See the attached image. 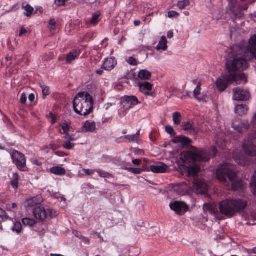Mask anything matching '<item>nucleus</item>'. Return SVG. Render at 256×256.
I'll list each match as a JSON object with an SVG mask.
<instances>
[{"mask_svg":"<svg viewBox=\"0 0 256 256\" xmlns=\"http://www.w3.org/2000/svg\"><path fill=\"white\" fill-rule=\"evenodd\" d=\"M50 256H64L60 254H50Z\"/></svg>","mask_w":256,"mask_h":256,"instance_id":"64","label":"nucleus"},{"mask_svg":"<svg viewBox=\"0 0 256 256\" xmlns=\"http://www.w3.org/2000/svg\"><path fill=\"white\" fill-rule=\"evenodd\" d=\"M167 36L168 38H171L174 36V32L172 30H170L168 32Z\"/></svg>","mask_w":256,"mask_h":256,"instance_id":"57","label":"nucleus"},{"mask_svg":"<svg viewBox=\"0 0 256 256\" xmlns=\"http://www.w3.org/2000/svg\"><path fill=\"white\" fill-rule=\"evenodd\" d=\"M72 142L69 140H65L62 142V147L66 150H72V149L74 146V144H72Z\"/></svg>","mask_w":256,"mask_h":256,"instance_id":"33","label":"nucleus"},{"mask_svg":"<svg viewBox=\"0 0 256 256\" xmlns=\"http://www.w3.org/2000/svg\"><path fill=\"white\" fill-rule=\"evenodd\" d=\"M218 180L223 184H231L232 190L236 191L243 186L242 180L237 176L235 166L228 163L220 165L216 172Z\"/></svg>","mask_w":256,"mask_h":256,"instance_id":"2","label":"nucleus"},{"mask_svg":"<svg viewBox=\"0 0 256 256\" xmlns=\"http://www.w3.org/2000/svg\"><path fill=\"white\" fill-rule=\"evenodd\" d=\"M26 100H27L26 94L24 93L22 94L20 96V102L22 104H25L26 102Z\"/></svg>","mask_w":256,"mask_h":256,"instance_id":"51","label":"nucleus"},{"mask_svg":"<svg viewBox=\"0 0 256 256\" xmlns=\"http://www.w3.org/2000/svg\"><path fill=\"white\" fill-rule=\"evenodd\" d=\"M80 136H76L75 134H72L70 135V138L69 140L71 142H74L78 140Z\"/></svg>","mask_w":256,"mask_h":256,"instance_id":"52","label":"nucleus"},{"mask_svg":"<svg viewBox=\"0 0 256 256\" xmlns=\"http://www.w3.org/2000/svg\"><path fill=\"white\" fill-rule=\"evenodd\" d=\"M248 50L252 56L256 58V34L250 37Z\"/></svg>","mask_w":256,"mask_h":256,"instance_id":"21","label":"nucleus"},{"mask_svg":"<svg viewBox=\"0 0 256 256\" xmlns=\"http://www.w3.org/2000/svg\"><path fill=\"white\" fill-rule=\"evenodd\" d=\"M22 222L24 225L28 226L30 228L33 227L38 222L32 218H24L22 219Z\"/></svg>","mask_w":256,"mask_h":256,"instance_id":"29","label":"nucleus"},{"mask_svg":"<svg viewBox=\"0 0 256 256\" xmlns=\"http://www.w3.org/2000/svg\"><path fill=\"white\" fill-rule=\"evenodd\" d=\"M49 24L52 26V27L50 28V30H52L53 29V26L54 27L56 26V22L54 19L50 20L49 22Z\"/></svg>","mask_w":256,"mask_h":256,"instance_id":"55","label":"nucleus"},{"mask_svg":"<svg viewBox=\"0 0 256 256\" xmlns=\"http://www.w3.org/2000/svg\"><path fill=\"white\" fill-rule=\"evenodd\" d=\"M247 206L248 202L239 198H227L219 202V209L221 214L230 218L243 212Z\"/></svg>","mask_w":256,"mask_h":256,"instance_id":"3","label":"nucleus"},{"mask_svg":"<svg viewBox=\"0 0 256 256\" xmlns=\"http://www.w3.org/2000/svg\"><path fill=\"white\" fill-rule=\"evenodd\" d=\"M98 238L100 239V242H104V238L100 235V234L98 232H95Z\"/></svg>","mask_w":256,"mask_h":256,"instance_id":"58","label":"nucleus"},{"mask_svg":"<svg viewBox=\"0 0 256 256\" xmlns=\"http://www.w3.org/2000/svg\"><path fill=\"white\" fill-rule=\"evenodd\" d=\"M166 170V166H151L147 171H152L156 174L164 173Z\"/></svg>","mask_w":256,"mask_h":256,"instance_id":"22","label":"nucleus"},{"mask_svg":"<svg viewBox=\"0 0 256 256\" xmlns=\"http://www.w3.org/2000/svg\"><path fill=\"white\" fill-rule=\"evenodd\" d=\"M202 153L203 156H210V159L216 155L217 154V149L216 147L214 146L211 149V152H208L205 150H202Z\"/></svg>","mask_w":256,"mask_h":256,"instance_id":"34","label":"nucleus"},{"mask_svg":"<svg viewBox=\"0 0 256 256\" xmlns=\"http://www.w3.org/2000/svg\"><path fill=\"white\" fill-rule=\"evenodd\" d=\"M19 176L18 173H14L11 180V186L14 189H17L18 186Z\"/></svg>","mask_w":256,"mask_h":256,"instance_id":"30","label":"nucleus"},{"mask_svg":"<svg viewBox=\"0 0 256 256\" xmlns=\"http://www.w3.org/2000/svg\"><path fill=\"white\" fill-rule=\"evenodd\" d=\"M234 158L235 161L240 165L246 166L249 164V158L241 154H236Z\"/></svg>","mask_w":256,"mask_h":256,"instance_id":"19","label":"nucleus"},{"mask_svg":"<svg viewBox=\"0 0 256 256\" xmlns=\"http://www.w3.org/2000/svg\"><path fill=\"white\" fill-rule=\"evenodd\" d=\"M100 16V14L99 12H97L92 15V18L90 20V22L92 24H95L99 22V17Z\"/></svg>","mask_w":256,"mask_h":256,"instance_id":"43","label":"nucleus"},{"mask_svg":"<svg viewBox=\"0 0 256 256\" xmlns=\"http://www.w3.org/2000/svg\"><path fill=\"white\" fill-rule=\"evenodd\" d=\"M248 110V106L246 104H238L235 108V112L239 116H243L246 114Z\"/></svg>","mask_w":256,"mask_h":256,"instance_id":"24","label":"nucleus"},{"mask_svg":"<svg viewBox=\"0 0 256 256\" xmlns=\"http://www.w3.org/2000/svg\"><path fill=\"white\" fill-rule=\"evenodd\" d=\"M167 43L168 42L165 36L162 37L158 44L156 46V50H166L168 48Z\"/></svg>","mask_w":256,"mask_h":256,"instance_id":"25","label":"nucleus"},{"mask_svg":"<svg viewBox=\"0 0 256 256\" xmlns=\"http://www.w3.org/2000/svg\"><path fill=\"white\" fill-rule=\"evenodd\" d=\"M22 8L26 11V12L24 13V15L27 16L28 17H30L32 14L34 9L29 4H26L25 6H22Z\"/></svg>","mask_w":256,"mask_h":256,"instance_id":"31","label":"nucleus"},{"mask_svg":"<svg viewBox=\"0 0 256 256\" xmlns=\"http://www.w3.org/2000/svg\"><path fill=\"white\" fill-rule=\"evenodd\" d=\"M152 76L151 72L146 70H140L138 73V77L144 80H148Z\"/></svg>","mask_w":256,"mask_h":256,"instance_id":"26","label":"nucleus"},{"mask_svg":"<svg viewBox=\"0 0 256 256\" xmlns=\"http://www.w3.org/2000/svg\"><path fill=\"white\" fill-rule=\"evenodd\" d=\"M182 129L184 131H190V132L198 134V128L194 126V122L187 121L184 122L182 123Z\"/></svg>","mask_w":256,"mask_h":256,"instance_id":"18","label":"nucleus"},{"mask_svg":"<svg viewBox=\"0 0 256 256\" xmlns=\"http://www.w3.org/2000/svg\"><path fill=\"white\" fill-rule=\"evenodd\" d=\"M174 124L178 126L180 124L182 120V116L179 112H175L172 115Z\"/></svg>","mask_w":256,"mask_h":256,"instance_id":"32","label":"nucleus"},{"mask_svg":"<svg viewBox=\"0 0 256 256\" xmlns=\"http://www.w3.org/2000/svg\"><path fill=\"white\" fill-rule=\"evenodd\" d=\"M62 129L63 130V134H66L70 130V126L66 123H64L62 126Z\"/></svg>","mask_w":256,"mask_h":256,"instance_id":"49","label":"nucleus"},{"mask_svg":"<svg viewBox=\"0 0 256 256\" xmlns=\"http://www.w3.org/2000/svg\"><path fill=\"white\" fill-rule=\"evenodd\" d=\"M96 73L98 75H102L103 74V70H96Z\"/></svg>","mask_w":256,"mask_h":256,"instance_id":"62","label":"nucleus"},{"mask_svg":"<svg viewBox=\"0 0 256 256\" xmlns=\"http://www.w3.org/2000/svg\"><path fill=\"white\" fill-rule=\"evenodd\" d=\"M48 117L52 119L51 122L52 124L56 122V116L52 112H50L49 113Z\"/></svg>","mask_w":256,"mask_h":256,"instance_id":"45","label":"nucleus"},{"mask_svg":"<svg viewBox=\"0 0 256 256\" xmlns=\"http://www.w3.org/2000/svg\"><path fill=\"white\" fill-rule=\"evenodd\" d=\"M28 32V31L24 28H22L20 30V34H19V36H22L23 34H26Z\"/></svg>","mask_w":256,"mask_h":256,"instance_id":"56","label":"nucleus"},{"mask_svg":"<svg viewBox=\"0 0 256 256\" xmlns=\"http://www.w3.org/2000/svg\"><path fill=\"white\" fill-rule=\"evenodd\" d=\"M73 107L76 114L80 116H88L93 111L92 97L86 92H78L73 101Z\"/></svg>","mask_w":256,"mask_h":256,"instance_id":"4","label":"nucleus"},{"mask_svg":"<svg viewBox=\"0 0 256 256\" xmlns=\"http://www.w3.org/2000/svg\"><path fill=\"white\" fill-rule=\"evenodd\" d=\"M34 218L41 222H44L50 216L52 218L56 216V212L50 210H46L44 207L38 206L33 210Z\"/></svg>","mask_w":256,"mask_h":256,"instance_id":"7","label":"nucleus"},{"mask_svg":"<svg viewBox=\"0 0 256 256\" xmlns=\"http://www.w3.org/2000/svg\"><path fill=\"white\" fill-rule=\"evenodd\" d=\"M50 172L56 175L62 176L66 173V170L62 167L57 166H54L50 169Z\"/></svg>","mask_w":256,"mask_h":256,"instance_id":"27","label":"nucleus"},{"mask_svg":"<svg viewBox=\"0 0 256 256\" xmlns=\"http://www.w3.org/2000/svg\"><path fill=\"white\" fill-rule=\"evenodd\" d=\"M194 188L196 190L198 193L204 194L207 192L208 185L203 180L199 178H196L194 182Z\"/></svg>","mask_w":256,"mask_h":256,"instance_id":"13","label":"nucleus"},{"mask_svg":"<svg viewBox=\"0 0 256 256\" xmlns=\"http://www.w3.org/2000/svg\"><path fill=\"white\" fill-rule=\"evenodd\" d=\"M234 91V100H235L246 101L250 98V94L247 90L236 88Z\"/></svg>","mask_w":256,"mask_h":256,"instance_id":"11","label":"nucleus"},{"mask_svg":"<svg viewBox=\"0 0 256 256\" xmlns=\"http://www.w3.org/2000/svg\"><path fill=\"white\" fill-rule=\"evenodd\" d=\"M140 24H141V22L139 20H135L134 22V24L136 26H138L140 25Z\"/></svg>","mask_w":256,"mask_h":256,"instance_id":"61","label":"nucleus"},{"mask_svg":"<svg viewBox=\"0 0 256 256\" xmlns=\"http://www.w3.org/2000/svg\"><path fill=\"white\" fill-rule=\"evenodd\" d=\"M12 162L16 166L17 168L21 171L25 172L27 170L26 166V158L25 156L22 152L14 150L10 153Z\"/></svg>","mask_w":256,"mask_h":256,"instance_id":"6","label":"nucleus"},{"mask_svg":"<svg viewBox=\"0 0 256 256\" xmlns=\"http://www.w3.org/2000/svg\"><path fill=\"white\" fill-rule=\"evenodd\" d=\"M232 126L235 130L240 134H242L247 132L249 129L250 125L248 120H241L234 122L232 124Z\"/></svg>","mask_w":256,"mask_h":256,"instance_id":"12","label":"nucleus"},{"mask_svg":"<svg viewBox=\"0 0 256 256\" xmlns=\"http://www.w3.org/2000/svg\"><path fill=\"white\" fill-rule=\"evenodd\" d=\"M200 170V167L198 166H192L188 169V174L195 176L199 172Z\"/></svg>","mask_w":256,"mask_h":256,"instance_id":"36","label":"nucleus"},{"mask_svg":"<svg viewBox=\"0 0 256 256\" xmlns=\"http://www.w3.org/2000/svg\"><path fill=\"white\" fill-rule=\"evenodd\" d=\"M172 142L174 144L180 143L183 146H188L191 144L192 140L188 137L182 136L174 137Z\"/></svg>","mask_w":256,"mask_h":256,"instance_id":"17","label":"nucleus"},{"mask_svg":"<svg viewBox=\"0 0 256 256\" xmlns=\"http://www.w3.org/2000/svg\"><path fill=\"white\" fill-rule=\"evenodd\" d=\"M201 82H200L197 84V86L194 92V96L197 100H200V99L198 98L199 95L200 94L201 92Z\"/></svg>","mask_w":256,"mask_h":256,"instance_id":"37","label":"nucleus"},{"mask_svg":"<svg viewBox=\"0 0 256 256\" xmlns=\"http://www.w3.org/2000/svg\"><path fill=\"white\" fill-rule=\"evenodd\" d=\"M81 54V50L80 49L74 50L70 52L66 56V64H70L72 61L78 58Z\"/></svg>","mask_w":256,"mask_h":256,"instance_id":"20","label":"nucleus"},{"mask_svg":"<svg viewBox=\"0 0 256 256\" xmlns=\"http://www.w3.org/2000/svg\"><path fill=\"white\" fill-rule=\"evenodd\" d=\"M226 67L228 74L222 76L215 82L216 88L220 92L224 91L229 84L236 80V71H244L247 69L248 64L245 58L236 56L232 60H227Z\"/></svg>","mask_w":256,"mask_h":256,"instance_id":"1","label":"nucleus"},{"mask_svg":"<svg viewBox=\"0 0 256 256\" xmlns=\"http://www.w3.org/2000/svg\"><path fill=\"white\" fill-rule=\"evenodd\" d=\"M96 172L98 173V175L104 178H112V176L111 174L110 173L103 171L100 170H96Z\"/></svg>","mask_w":256,"mask_h":256,"instance_id":"38","label":"nucleus"},{"mask_svg":"<svg viewBox=\"0 0 256 256\" xmlns=\"http://www.w3.org/2000/svg\"><path fill=\"white\" fill-rule=\"evenodd\" d=\"M128 62L132 66H136L138 64L136 60L133 57H130Z\"/></svg>","mask_w":256,"mask_h":256,"instance_id":"50","label":"nucleus"},{"mask_svg":"<svg viewBox=\"0 0 256 256\" xmlns=\"http://www.w3.org/2000/svg\"><path fill=\"white\" fill-rule=\"evenodd\" d=\"M186 186L185 182L178 183L176 184L173 187V190L174 191L176 192L178 194H182L185 192L184 186Z\"/></svg>","mask_w":256,"mask_h":256,"instance_id":"28","label":"nucleus"},{"mask_svg":"<svg viewBox=\"0 0 256 256\" xmlns=\"http://www.w3.org/2000/svg\"><path fill=\"white\" fill-rule=\"evenodd\" d=\"M40 88L42 89L43 98L45 99L50 93V88L44 85H40Z\"/></svg>","mask_w":256,"mask_h":256,"instance_id":"39","label":"nucleus"},{"mask_svg":"<svg viewBox=\"0 0 256 256\" xmlns=\"http://www.w3.org/2000/svg\"><path fill=\"white\" fill-rule=\"evenodd\" d=\"M140 136V130H139L135 134L133 135H127L124 136L120 138L117 140L116 142L118 143L121 142H126L128 140L130 142H136L137 144L139 143Z\"/></svg>","mask_w":256,"mask_h":256,"instance_id":"14","label":"nucleus"},{"mask_svg":"<svg viewBox=\"0 0 256 256\" xmlns=\"http://www.w3.org/2000/svg\"><path fill=\"white\" fill-rule=\"evenodd\" d=\"M251 184L254 187V194L256 195V171L252 178Z\"/></svg>","mask_w":256,"mask_h":256,"instance_id":"47","label":"nucleus"},{"mask_svg":"<svg viewBox=\"0 0 256 256\" xmlns=\"http://www.w3.org/2000/svg\"><path fill=\"white\" fill-rule=\"evenodd\" d=\"M65 134V136L64 137V138L66 140H70V135L71 134H68V132H66V134Z\"/></svg>","mask_w":256,"mask_h":256,"instance_id":"60","label":"nucleus"},{"mask_svg":"<svg viewBox=\"0 0 256 256\" xmlns=\"http://www.w3.org/2000/svg\"><path fill=\"white\" fill-rule=\"evenodd\" d=\"M122 102L123 103L129 105L130 108H132L140 103L138 98L134 96H126L122 98Z\"/></svg>","mask_w":256,"mask_h":256,"instance_id":"15","label":"nucleus"},{"mask_svg":"<svg viewBox=\"0 0 256 256\" xmlns=\"http://www.w3.org/2000/svg\"><path fill=\"white\" fill-rule=\"evenodd\" d=\"M166 130L168 134H170L172 136H174L176 135V132L174 128L170 126L167 125L166 126Z\"/></svg>","mask_w":256,"mask_h":256,"instance_id":"44","label":"nucleus"},{"mask_svg":"<svg viewBox=\"0 0 256 256\" xmlns=\"http://www.w3.org/2000/svg\"><path fill=\"white\" fill-rule=\"evenodd\" d=\"M168 14L170 18L178 17L179 16L178 13L174 10L170 11Z\"/></svg>","mask_w":256,"mask_h":256,"instance_id":"48","label":"nucleus"},{"mask_svg":"<svg viewBox=\"0 0 256 256\" xmlns=\"http://www.w3.org/2000/svg\"><path fill=\"white\" fill-rule=\"evenodd\" d=\"M182 156L184 160L190 163L196 162H208L210 160V156H203L202 151L199 152L192 151L184 152Z\"/></svg>","mask_w":256,"mask_h":256,"instance_id":"5","label":"nucleus"},{"mask_svg":"<svg viewBox=\"0 0 256 256\" xmlns=\"http://www.w3.org/2000/svg\"><path fill=\"white\" fill-rule=\"evenodd\" d=\"M117 64V62L114 58H110L104 60L101 68L110 71L114 69Z\"/></svg>","mask_w":256,"mask_h":256,"instance_id":"16","label":"nucleus"},{"mask_svg":"<svg viewBox=\"0 0 256 256\" xmlns=\"http://www.w3.org/2000/svg\"><path fill=\"white\" fill-rule=\"evenodd\" d=\"M138 86L140 88V91L146 96H150L152 98L156 96V91L152 90L153 84L151 83L148 82H139L138 83Z\"/></svg>","mask_w":256,"mask_h":256,"instance_id":"9","label":"nucleus"},{"mask_svg":"<svg viewBox=\"0 0 256 256\" xmlns=\"http://www.w3.org/2000/svg\"><path fill=\"white\" fill-rule=\"evenodd\" d=\"M8 218L6 212L0 208V222H2Z\"/></svg>","mask_w":256,"mask_h":256,"instance_id":"41","label":"nucleus"},{"mask_svg":"<svg viewBox=\"0 0 256 256\" xmlns=\"http://www.w3.org/2000/svg\"><path fill=\"white\" fill-rule=\"evenodd\" d=\"M12 230L14 232H16L18 234H20L22 230V225L20 222H17L14 223Z\"/></svg>","mask_w":256,"mask_h":256,"instance_id":"35","label":"nucleus"},{"mask_svg":"<svg viewBox=\"0 0 256 256\" xmlns=\"http://www.w3.org/2000/svg\"><path fill=\"white\" fill-rule=\"evenodd\" d=\"M132 162L136 166H140L142 163V161L140 159H134L132 160Z\"/></svg>","mask_w":256,"mask_h":256,"instance_id":"53","label":"nucleus"},{"mask_svg":"<svg viewBox=\"0 0 256 256\" xmlns=\"http://www.w3.org/2000/svg\"><path fill=\"white\" fill-rule=\"evenodd\" d=\"M66 1L65 0H55L54 3L58 6H62L66 5Z\"/></svg>","mask_w":256,"mask_h":256,"instance_id":"46","label":"nucleus"},{"mask_svg":"<svg viewBox=\"0 0 256 256\" xmlns=\"http://www.w3.org/2000/svg\"><path fill=\"white\" fill-rule=\"evenodd\" d=\"M35 100V95L34 94H30L28 96V100L29 101L32 103L34 102Z\"/></svg>","mask_w":256,"mask_h":256,"instance_id":"54","label":"nucleus"},{"mask_svg":"<svg viewBox=\"0 0 256 256\" xmlns=\"http://www.w3.org/2000/svg\"><path fill=\"white\" fill-rule=\"evenodd\" d=\"M51 148L52 150H56L57 148L55 144H50Z\"/></svg>","mask_w":256,"mask_h":256,"instance_id":"63","label":"nucleus"},{"mask_svg":"<svg viewBox=\"0 0 256 256\" xmlns=\"http://www.w3.org/2000/svg\"><path fill=\"white\" fill-rule=\"evenodd\" d=\"M86 173L88 175L92 174H94V171L91 170H86Z\"/></svg>","mask_w":256,"mask_h":256,"instance_id":"59","label":"nucleus"},{"mask_svg":"<svg viewBox=\"0 0 256 256\" xmlns=\"http://www.w3.org/2000/svg\"><path fill=\"white\" fill-rule=\"evenodd\" d=\"M83 128L85 132H92L96 129V122L90 120H87L85 122Z\"/></svg>","mask_w":256,"mask_h":256,"instance_id":"23","label":"nucleus"},{"mask_svg":"<svg viewBox=\"0 0 256 256\" xmlns=\"http://www.w3.org/2000/svg\"><path fill=\"white\" fill-rule=\"evenodd\" d=\"M170 210L178 216H184L189 210V206L185 202L180 200L172 201L169 204Z\"/></svg>","mask_w":256,"mask_h":256,"instance_id":"8","label":"nucleus"},{"mask_svg":"<svg viewBox=\"0 0 256 256\" xmlns=\"http://www.w3.org/2000/svg\"><path fill=\"white\" fill-rule=\"evenodd\" d=\"M248 7V4L240 5L232 3L230 5V12L234 15L235 19H240L244 16L242 11L247 10Z\"/></svg>","mask_w":256,"mask_h":256,"instance_id":"10","label":"nucleus"},{"mask_svg":"<svg viewBox=\"0 0 256 256\" xmlns=\"http://www.w3.org/2000/svg\"><path fill=\"white\" fill-rule=\"evenodd\" d=\"M127 170L128 172L134 174H140L144 170L142 168H128Z\"/></svg>","mask_w":256,"mask_h":256,"instance_id":"42","label":"nucleus"},{"mask_svg":"<svg viewBox=\"0 0 256 256\" xmlns=\"http://www.w3.org/2000/svg\"><path fill=\"white\" fill-rule=\"evenodd\" d=\"M190 4V1L188 0L179 1L178 3V6L181 10L186 8Z\"/></svg>","mask_w":256,"mask_h":256,"instance_id":"40","label":"nucleus"}]
</instances>
